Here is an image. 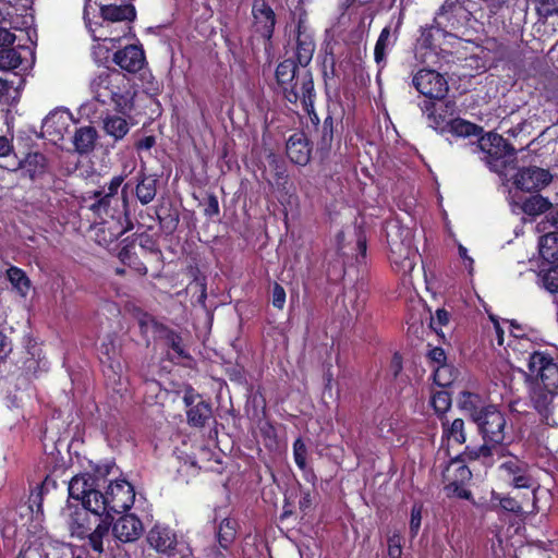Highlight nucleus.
<instances>
[{"label":"nucleus","instance_id":"obj_13","mask_svg":"<svg viewBox=\"0 0 558 558\" xmlns=\"http://www.w3.org/2000/svg\"><path fill=\"white\" fill-rule=\"evenodd\" d=\"M146 539L153 549L168 558L177 556L185 547L179 542L177 532L169 525L161 523H156L148 531Z\"/></svg>","mask_w":558,"mask_h":558},{"label":"nucleus","instance_id":"obj_53","mask_svg":"<svg viewBox=\"0 0 558 558\" xmlns=\"http://www.w3.org/2000/svg\"><path fill=\"white\" fill-rule=\"evenodd\" d=\"M306 457L307 447L302 437H298L293 442V459L300 470H304L306 468Z\"/></svg>","mask_w":558,"mask_h":558},{"label":"nucleus","instance_id":"obj_40","mask_svg":"<svg viewBox=\"0 0 558 558\" xmlns=\"http://www.w3.org/2000/svg\"><path fill=\"white\" fill-rule=\"evenodd\" d=\"M236 521L230 518H225L220 522L217 532V541L222 549L228 550L232 543L234 542L236 537Z\"/></svg>","mask_w":558,"mask_h":558},{"label":"nucleus","instance_id":"obj_44","mask_svg":"<svg viewBox=\"0 0 558 558\" xmlns=\"http://www.w3.org/2000/svg\"><path fill=\"white\" fill-rule=\"evenodd\" d=\"M12 44L0 46V70L9 71L17 69L22 63V57L14 48H7Z\"/></svg>","mask_w":558,"mask_h":558},{"label":"nucleus","instance_id":"obj_62","mask_svg":"<svg viewBox=\"0 0 558 558\" xmlns=\"http://www.w3.org/2000/svg\"><path fill=\"white\" fill-rule=\"evenodd\" d=\"M499 505L502 509L518 513L522 511V505L521 502L517 501L512 497H499Z\"/></svg>","mask_w":558,"mask_h":558},{"label":"nucleus","instance_id":"obj_50","mask_svg":"<svg viewBox=\"0 0 558 558\" xmlns=\"http://www.w3.org/2000/svg\"><path fill=\"white\" fill-rule=\"evenodd\" d=\"M47 481L48 477H46V480L40 485H37L35 489L31 492L28 497L29 509L32 510V512L36 513V515L44 513L43 500Z\"/></svg>","mask_w":558,"mask_h":558},{"label":"nucleus","instance_id":"obj_1","mask_svg":"<svg viewBox=\"0 0 558 558\" xmlns=\"http://www.w3.org/2000/svg\"><path fill=\"white\" fill-rule=\"evenodd\" d=\"M106 478L89 473L73 476L69 482V497L81 501L87 510L95 515H106L113 520V514L124 513L134 504L135 492L131 483L125 480L111 481L106 492Z\"/></svg>","mask_w":558,"mask_h":558},{"label":"nucleus","instance_id":"obj_10","mask_svg":"<svg viewBox=\"0 0 558 558\" xmlns=\"http://www.w3.org/2000/svg\"><path fill=\"white\" fill-rule=\"evenodd\" d=\"M342 130V114H337V109H331L328 106L326 117L315 130L316 150L322 161L329 157L336 141L338 146H340Z\"/></svg>","mask_w":558,"mask_h":558},{"label":"nucleus","instance_id":"obj_19","mask_svg":"<svg viewBox=\"0 0 558 558\" xmlns=\"http://www.w3.org/2000/svg\"><path fill=\"white\" fill-rule=\"evenodd\" d=\"M403 20L404 13L399 12L396 21H391L389 25L381 29L374 48V60L379 68L386 66L387 52L397 44Z\"/></svg>","mask_w":558,"mask_h":558},{"label":"nucleus","instance_id":"obj_27","mask_svg":"<svg viewBox=\"0 0 558 558\" xmlns=\"http://www.w3.org/2000/svg\"><path fill=\"white\" fill-rule=\"evenodd\" d=\"M555 395H558L557 390L545 389L543 386L535 387L531 395L534 408L543 417V422L549 426L557 425V421L554 417Z\"/></svg>","mask_w":558,"mask_h":558},{"label":"nucleus","instance_id":"obj_2","mask_svg":"<svg viewBox=\"0 0 558 558\" xmlns=\"http://www.w3.org/2000/svg\"><path fill=\"white\" fill-rule=\"evenodd\" d=\"M475 424L483 435L485 444L472 450L466 448V451L456 456V497L463 499H470L472 496L471 492L464 487V484L472 480V472L464 462L480 456H492L494 450H499L497 446L504 444L507 435L506 416L496 405L488 404Z\"/></svg>","mask_w":558,"mask_h":558},{"label":"nucleus","instance_id":"obj_42","mask_svg":"<svg viewBox=\"0 0 558 558\" xmlns=\"http://www.w3.org/2000/svg\"><path fill=\"white\" fill-rule=\"evenodd\" d=\"M191 274L193 276V280L187 284L186 291L199 292L197 298V303L202 306H205V302L207 299V280L204 275L201 274L197 267H191Z\"/></svg>","mask_w":558,"mask_h":558},{"label":"nucleus","instance_id":"obj_22","mask_svg":"<svg viewBox=\"0 0 558 558\" xmlns=\"http://www.w3.org/2000/svg\"><path fill=\"white\" fill-rule=\"evenodd\" d=\"M99 361L104 367V374L116 380L120 378L122 373V364L120 362V350L116 344L114 338L106 337L99 347Z\"/></svg>","mask_w":558,"mask_h":558},{"label":"nucleus","instance_id":"obj_46","mask_svg":"<svg viewBox=\"0 0 558 558\" xmlns=\"http://www.w3.org/2000/svg\"><path fill=\"white\" fill-rule=\"evenodd\" d=\"M549 207L550 203L548 199L538 194L526 198L522 205L523 211L530 216L541 215L548 210Z\"/></svg>","mask_w":558,"mask_h":558},{"label":"nucleus","instance_id":"obj_31","mask_svg":"<svg viewBox=\"0 0 558 558\" xmlns=\"http://www.w3.org/2000/svg\"><path fill=\"white\" fill-rule=\"evenodd\" d=\"M458 408L465 416H469L474 423H476L477 418H480L488 408V404L485 403L484 399L480 395L464 391L460 395Z\"/></svg>","mask_w":558,"mask_h":558},{"label":"nucleus","instance_id":"obj_4","mask_svg":"<svg viewBox=\"0 0 558 558\" xmlns=\"http://www.w3.org/2000/svg\"><path fill=\"white\" fill-rule=\"evenodd\" d=\"M90 90L96 101L113 106L118 113L129 116L134 108L135 92L130 80L117 69L100 71L90 82Z\"/></svg>","mask_w":558,"mask_h":558},{"label":"nucleus","instance_id":"obj_35","mask_svg":"<svg viewBox=\"0 0 558 558\" xmlns=\"http://www.w3.org/2000/svg\"><path fill=\"white\" fill-rule=\"evenodd\" d=\"M41 128L51 141L61 140L68 128V118L60 112H50L44 119Z\"/></svg>","mask_w":558,"mask_h":558},{"label":"nucleus","instance_id":"obj_49","mask_svg":"<svg viewBox=\"0 0 558 558\" xmlns=\"http://www.w3.org/2000/svg\"><path fill=\"white\" fill-rule=\"evenodd\" d=\"M434 383L442 389H451L453 384V366L438 365L433 373Z\"/></svg>","mask_w":558,"mask_h":558},{"label":"nucleus","instance_id":"obj_5","mask_svg":"<svg viewBox=\"0 0 558 558\" xmlns=\"http://www.w3.org/2000/svg\"><path fill=\"white\" fill-rule=\"evenodd\" d=\"M385 235L392 270L403 276L410 275L416 265L417 257L411 229L399 221H388L385 225Z\"/></svg>","mask_w":558,"mask_h":558},{"label":"nucleus","instance_id":"obj_56","mask_svg":"<svg viewBox=\"0 0 558 558\" xmlns=\"http://www.w3.org/2000/svg\"><path fill=\"white\" fill-rule=\"evenodd\" d=\"M423 505L415 502L411 509L410 533L415 537L421 529Z\"/></svg>","mask_w":558,"mask_h":558},{"label":"nucleus","instance_id":"obj_28","mask_svg":"<svg viewBox=\"0 0 558 558\" xmlns=\"http://www.w3.org/2000/svg\"><path fill=\"white\" fill-rule=\"evenodd\" d=\"M295 62L306 68L312 61L315 51V41L311 34L306 33L304 22L300 19L296 25Z\"/></svg>","mask_w":558,"mask_h":558},{"label":"nucleus","instance_id":"obj_45","mask_svg":"<svg viewBox=\"0 0 558 558\" xmlns=\"http://www.w3.org/2000/svg\"><path fill=\"white\" fill-rule=\"evenodd\" d=\"M269 167L274 171V180L278 191L287 192L289 175L287 173V167L284 161L274 156L269 161Z\"/></svg>","mask_w":558,"mask_h":558},{"label":"nucleus","instance_id":"obj_26","mask_svg":"<svg viewBox=\"0 0 558 558\" xmlns=\"http://www.w3.org/2000/svg\"><path fill=\"white\" fill-rule=\"evenodd\" d=\"M112 533L122 543L137 541L143 532L142 521L134 514H122L116 522L112 521Z\"/></svg>","mask_w":558,"mask_h":558},{"label":"nucleus","instance_id":"obj_17","mask_svg":"<svg viewBox=\"0 0 558 558\" xmlns=\"http://www.w3.org/2000/svg\"><path fill=\"white\" fill-rule=\"evenodd\" d=\"M183 402L186 407V417L190 426L204 427L213 418L210 402L205 401L193 387L185 389Z\"/></svg>","mask_w":558,"mask_h":558},{"label":"nucleus","instance_id":"obj_15","mask_svg":"<svg viewBox=\"0 0 558 558\" xmlns=\"http://www.w3.org/2000/svg\"><path fill=\"white\" fill-rule=\"evenodd\" d=\"M283 99L291 105L298 106L307 101L311 106V99L316 98L313 74L310 70H302L300 75L294 77L289 85L281 90Z\"/></svg>","mask_w":558,"mask_h":558},{"label":"nucleus","instance_id":"obj_63","mask_svg":"<svg viewBox=\"0 0 558 558\" xmlns=\"http://www.w3.org/2000/svg\"><path fill=\"white\" fill-rule=\"evenodd\" d=\"M315 99L316 98L311 99V106L310 105L307 106V101H306V102L302 104L301 107H302L303 111L308 116L312 124L315 126V130H316L322 123H320L318 113L315 110V106H314Z\"/></svg>","mask_w":558,"mask_h":558},{"label":"nucleus","instance_id":"obj_60","mask_svg":"<svg viewBox=\"0 0 558 558\" xmlns=\"http://www.w3.org/2000/svg\"><path fill=\"white\" fill-rule=\"evenodd\" d=\"M403 369V357L399 352H395L391 356L389 366H388V373L391 377V379H397L398 376L401 374Z\"/></svg>","mask_w":558,"mask_h":558},{"label":"nucleus","instance_id":"obj_12","mask_svg":"<svg viewBox=\"0 0 558 558\" xmlns=\"http://www.w3.org/2000/svg\"><path fill=\"white\" fill-rule=\"evenodd\" d=\"M529 371L545 389L558 390V362L545 352L535 351L529 357Z\"/></svg>","mask_w":558,"mask_h":558},{"label":"nucleus","instance_id":"obj_3","mask_svg":"<svg viewBox=\"0 0 558 558\" xmlns=\"http://www.w3.org/2000/svg\"><path fill=\"white\" fill-rule=\"evenodd\" d=\"M453 15V1L445 0L436 13L433 24L422 26L415 43V58L426 62L427 56L445 59L452 53L450 38L453 36L448 24Z\"/></svg>","mask_w":558,"mask_h":558},{"label":"nucleus","instance_id":"obj_61","mask_svg":"<svg viewBox=\"0 0 558 558\" xmlns=\"http://www.w3.org/2000/svg\"><path fill=\"white\" fill-rule=\"evenodd\" d=\"M90 1L92 0H87L86 3H85V7H84L83 19H84L85 25H86L88 32L90 33V35L93 36V38L95 40H106L107 39L106 36H102V35L97 36L95 34L96 29L93 27V23H92V20L89 17Z\"/></svg>","mask_w":558,"mask_h":558},{"label":"nucleus","instance_id":"obj_36","mask_svg":"<svg viewBox=\"0 0 558 558\" xmlns=\"http://www.w3.org/2000/svg\"><path fill=\"white\" fill-rule=\"evenodd\" d=\"M98 134L94 126L87 125L76 129L73 136L75 150L81 154H88L94 150Z\"/></svg>","mask_w":558,"mask_h":558},{"label":"nucleus","instance_id":"obj_16","mask_svg":"<svg viewBox=\"0 0 558 558\" xmlns=\"http://www.w3.org/2000/svg\"><path fill=\"white\" fill-rule=\"evenodd\" d=\"M412 83L420 94L434 100L445 98L449 90L448 82L445 77L430 69L417 71L413 76Z\"/></svg>","mask_w":558,"mask_h":558},{"label":"nucleus","instance_id":"obj_9","mask_svg":"<svg viewBox=\"0 0 558 558\" xmlns=\"http://www.w3.org/2000/svg\"><path fill=\"white\" fill-rule=\"evenodd\" d=\"M126 187L128 184L122 189L123 196L120 209H111L106 215H95L100 219L94 228L95 241L101 246H109L124 233L133 229V222L130 219L128 210Z\"/></svg>","mask_w":558,"mask_h":558},{"label":"nucleus","instance_id":"obj_41","mask_svg":"<svg viewBox=\"0 0 558 558\" xmlns=\"http://www.w3.org/2000/svg\"><path fill=\"white\" fill-rule=\"evenodd\" d=\"M539 254L548 262H558V232H548L541 238Z\"/></svg>","mask_w":558,"mask_h":558},{"label":"nucleus","instance_id":"obj_39","mask_svg":"<svg viewBox=\"0 0 558 558\" xmlns=\"http://www.w3.org/2000/svg\"><path fill=\"white\" fill-rule=\"evenodd\" d=\"M130 240H135V244L138 243L142 255L144 258L148 256L156 258L157 260L161 259L162 252L159 247L158 241L154 238V235L142 232L140 234H133L130 236Z\"/></svg>","mask_w":558,"mask_h":558},{"label":"nucleus","instance_id":"obj_23","mask_svg":"<svg viewBox=\"0 0 558 558\" xmlns=\"http://www.w3.org/2000/svg\"><path fill=\"white\" fill-rule=\"evenodd\" d=\"M550 181L551 174L549 171L538 167L523 168L514 178L515 186L526 192L542 190L547 186Z\"/></svg>","mask_w":558,"mask_h":558},{"label":"nucleus","instance_id":"obj_51","mask_svg":"<svg viewBox=\"0 0 558 558\" xmlns=\"http://www.w3.org/2000/svg\"><path fill=\"white\" fill-rule=\"evenodd\" d=\"M167 345L175 353L178 359L190 357L189 353L184 350L182 343V337L174 330H168L166 333Z\"/></svg>","mask_w":558,"mask_h":558},{"label":"nucleus","instance_id":"obj_64","mask_svg":"<svg viewBox=\"0 0 558 558\" xmlns=\"http://www.w3.org/2000/svg\"><path fill=\"white\" fill-rule=\"evenodd\" d=\"M428 357L432 362L438 365H448L445 350L439 347H435L428 351Z\"/></svg>","mask_w":558,"mask_h":558},{"label":"nucleus","instance_id":"obj_34","mask_svg":"<svg viewBox=\"0 0 558 558\" xmlns=\"http://www.w3.org/2000/svg\"><path fill=\"white\" fill-rule=\"evenodd\" d=\"M118 258L123 265L130 267L137 275H147L148 269L135 251V240H130V236L122 241V247L119 251Z\"/></svg>","mask_w":558,"mask_h":558},{"label":"nucleus","instance_id":"obj_18","mask_svg":"<svg viewBox=\"0 0 558 558\" xmlns=\"http://www.w3.org/2000/svg\"><path fill=\"white\" fill-rule=\"evenodd\" d=\"M499 476L517 488H532L533 506L535 505L536 488L525 463L511 458L500 464Z\"/></svg>","mask_w":558,"mask_h":558},{"label":"nucleus","instance_id":"obj_29","mask_svg":"<svg viewBox=\"0 0 558 558\" xmlns=\"http://www.w3.org/2000/svg\"><path fill=\"white\" fill-rule=\"evenodd\" d=\"M99 12L102 20L108 22H132L136 19L135 7L129 1L120 4L100 2Z\"/></svg>","mask_w":558,"mask_h":558},{"label":"nucleus","instance_id":"obj_55","mask_svg":"<svg viewBox=\"0 0 558 558\" xmlns=\"http://www.w3.org/2000/svg\"><path fill=\"white\" fill-rule=\"evenodd\" d=\"M286 299H287V293H286L284 288L280 283L275 281L272 283L271 293H270L271 305L275 308L281 311V310H283V307L286 305Z\"/></svg>","mask_w":558,"mask_h":558},{"label":"nucleus","instance_id":"obj_8","mask_svg":"<svg viewBox=\"0 0 558 558\" xmlns=\"http://www.w3.org/2000/svg\"><path fill=\"white\" fill-rule=\"evenodd\" d=\"M33 0H0V46L13 44L11 29L29 27L33 22Z\"/></svg>","mask_w":558,"mask_h":558},{"label":"nucleus","instance_id":"obj_21","mask_svg":"<svg viewBox=\"0 0 558 558\" xmlns=\"http://www.w3.org/2000/svg\"><path fill=\"white\" fill-rule=\"evenodd\" d=\"M125 177L122 174L114 175L108 183L107 191L102 189L94 192L93 197L96 198V201L89 206L94 215H106L111 209H120L119 207H114L113 204L116 206L119 205V199L116 195Z\"/></svg>","mask_w":558,"mask_h":558},{"label":"nucleus","instance_id":"obj_38","mask_svg":"<svg viewBox=\"0 0 558 558\" xmlns=\"http://www.w3.org/2000/svg\"><path fill=\"white\" fill-rule=\"evenodd\" d=\"M299 66L301 65L293 59H284L277 65L275 77L280 90L294 81L296 75H300L302 70Z\"/></svg>","mask_w":558,"mask_h":558},{"label":"nucleus","instance_id":"obj_47","mask_svg":"<svg viewBox=\"0 0 558 558\" xmlns=\"http://www.w3.org/2000/svg\"><path fill=\"white\" fill-rule=\"evenodd\" d=\"M452 393L450 389L435 391L430 398V404L438 415H444L451 407Z\"/></svg>","mask_w":558,"mask_h":558},{"label":"nucleus","instance_id":"obj_25","mask_svg":"<svg viewBox=\"0 0 558 558\" xmlns=\"http://www.w3.org/2000/svg\"><path fill=\"white\" fill-rule=\"evenodd\" d=\"M112 61L129 73L140 72L146 62L145 52L141 46L129 45L114 52Z\"/></svg>","mask_w":558,"mask_h":558},{"label":"nucleus","instance_id":"obj_37","mask_svg":"<svg viewBox=\"0 0 558 558\" xmlns=\"http://www.w3.org/2000/svg\"><path fill=\"white\" fill-rule=\"evenodd\" d=\"M102 129L108 136L117 142L129 133L130 124L123 117L107 114L102 120Z\"/></svg>","mask_w":558,"mask_h":558},{"label":"nucleus","instance_id":"obj_48","mask_svg":"<svg viewBox=\"0 0 558 558\" xmlns=\"http://www.w3.org/2000/svg\"><path fill=\"white\" fill-rule=\"evenodd\" d=\"M160 228L167 233L172 234L180 221L179 211L175 208H167L166 210H161L160 214H157Z\"/></svg>","mask_w":558,"mask_h":558},{"label":"nucleus","instance_id":"obj_20","mask_svg":"<svg viewBox=\"0 0 558 558\" xmlns=\"http://www.w3.org/2000/svg\"><path fill=\"white\" fill-rule=\"evenodd\" d=\"M428 120L430 126L440 134L453 135V100L445 97L432 102Z\"/></svg>","mask_w":558,"mask_h":558},{"label":"nucleus","instance_id":"obj_14","mask_svg":"<svg viewBox=\"0 0 558 558\" xmlns=\"http://www.w3.org/2000/svg\"><path fill=\"white\" fill-rule=\"evenodd\" d=\"M442 429L441 447L436 456L435 469L440 470L446 497L452 498L453 481L451 480L449 472L450 466L453 463V457L450 456L449 441L453 436V422H450L448 418L442 421Z\"/></svg>","mask_w":558,"mask_h":558},{"label":"nucleus","instance_id":"obj_59","mask_svg":"<svg viewBox=\"0 0 558 558\" xmlns=\"http://www.w3.org/2000/svg\"><path fill=\"white\" fill-rule=\"evenodd\" d=\"M220 213L218 197L215 193H208L206 204L204 208V216L207 218H214Z\"/></svg>","mask_w":558,"mask_h":558},{"label":"nucleus","instance_id":"obj_43","mask_svg":"<svg viewBox=\"0 0 558 558\" xmlns=\"http://www.w3.org/2000/svg\"><path fill=\"white\" fill-rule=\"evenodd\" d=\"M7 277L12 287L16 289L22 295L27 294L31 288V280L24 270L16 266H11L7 270Z\"/></svg>","mask_w":558,"mask_h":558},{"label":"nucleus","instance_id":"obj_33","mask_svg":"<svg viewBox=\"0 0 558 558\" xmlns=\"http://www.w3.org/2000/svg\"><path fill=\"white\" fill-rule=\"evenodd\" d=\"M341 45L333 41L327 43L324 47V53L322 57V74L326 85L329 81L339 77V71L337 69V62L339 61V49Z\"/></svg>","mask_w":558,"mask_h":558},{"label":"nucleus","instance_id":"obj_52","mask_svg":"<svg viewBox=\"0 0 558 558\" xmlns=\"http://www.w3.org/2000/svg\"><path fill=\"white\" fill-rule=\"evenodd\" d=\"M480 132H482V128L476 124L456 118V137L465 138L472 135H478Z\"/></svg>","mask_w":558,"mask_h":558},{"label":"nucleus","instance_id":"obj_24","mask_svg":"<svg viewBox=\"0 0 558 558\" xmlns=\"http://www.w3.org/2000/svg\"><path fill=\"white\" fill-rule=\"evenodd\" d=\"M312 143L304 132H295L286 143V154L289 160L298 166H306L312 156Z\"/></svg>","mask_w":558,"mask_h":558},{"label":"nucleus","instance_id":"obj_7","mask_svg":"<svg viewBox=\"0 0 558 558\" xmlns=\"http://www.w3.org/2000/svg\"><path fill=\"white\" fill-rule=\"evenodd\" d=\"M70 527L72 534L88 539V546L96 553L104 551V537L108 536L111 520L106 515H95L84 506L71 514Z\"/></svg>","mask_w":558,"mask_h":558},{"label":"nucleus","instance_id":"obj_54","mask_svg":"<svg viewBox=\"0 0 558 558\" xmlns=\"http://www.w3.org/2000/svg\"><path fill=\"white\" fill-rule=\"evenodd\" d=\"M542 282L544 288L550 293L558 292V265L553 266L543 274Z\"/></svg>","mask_w":558,"mask_h":558},{"label":"nucleus","instance_id":"obj_58","mask_svg":"<svg viewBox=\"0 0 558 558\" xmlns=\"http://www.w3.org/2000/svg\"><path fill=\"white\" fill-rule=\"evenodd\" d=\"M389 558H401L402 556V537L398 533H393L387 539Z\"/></svg>","mask_w":558,"mask_h":558},{"label":"nucleus","instance_id":"obj_30","mask_svg":"<svg viewBox=\"0 0 558 558\" xmlns=\"http://www.w3.org/2000/svg\"><path fill=\"white\" fill-rule=\"evenodd\" d=\"M19 169L23 171V177H27L32 181H36L45 175L48 170L47 157L39 153H28L24 159L19 161Z\"/></svg>","mask_w":558,"mask_h":558},{"label":"nucleus","instance_id":"obj_57","mask_svg":"<svg viewBox=\"0 0 558 558\" xmlns=\"http://www.w3.org/2000/svg\"><path fill=\"white\" fill-rule=\"evenodd\" d=\"M449 323V313L445 308H437L435 316H430V328L436 332L440 333V330L444 326H447Z\"/></svg>","mask_w":558,"mask_h":558},{"label":"nucleus","instance_id":"obj_32","mask_svg":"<svg viewBox=\"0 0 558 558\" xmlns=\"http://www.w3.org/2000/svg\"><path fill=\"white\" fill-rule=\"evenodd\" d=\"M158 178L140 171L136 175L135 196L142 205L151 203L157 194Z\"/></svg>","mask_w":558,"mask_h":558},{"label":"nucleus","instance_id":"obj_11","mask_svg":"<svg viewBox=\"0 0 558 558\" xmlns=\"http://www.w3.org/2000/svg\"><path fill=\"white\" fill-rule=\"evenodd\" d=\"M253 32L265 40V49L271 48V39L277 24V16L267 0H253Z\"/></svg>","mask_w":558,"mask_h":558},{"label":"nucleus","instance_id":"obj_6","mask_svg":"<svg viewBox=\"0 0 558 558\" xmlns=\"http://www.w3.org/2000/svg\"><path fill=\"white\" fill-rule=\"evenodd\" d=\"M473 150H480L488 168L500 175H506L507 169L515 167L517 150L497 133L489 132L481 136Z\"/></svg>","mask_w":558,"mask_h":558}]
</instances>
